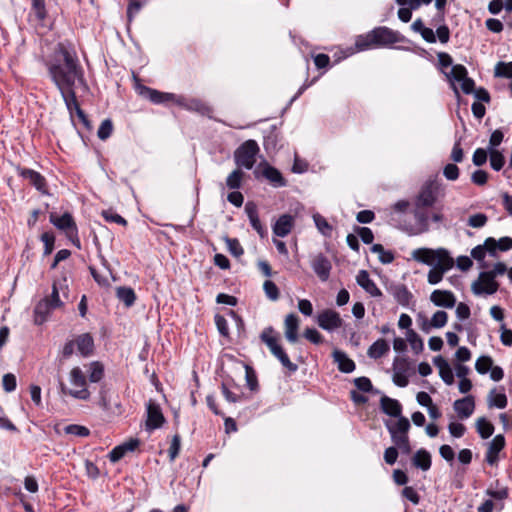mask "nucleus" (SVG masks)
<instances>
[{"label": "nucleus", "mask_w": 512, "mask_h": 512, "mask_svg": "<svg viewBox=\"0 0 512 512\" xmlns=\"http://www.w3.org/2000/svg\"><path fill=\"white\" fill-rule=\"evenodd\" d=\"M51 81L59 90L70 113L77 111L76 81L84 82V71L75 52L70 51L64 43H58L52 54L45 61Z\"/></svg>", "instance_id": "1"}, {"label": "nucleus", "mask_w": 512, "mask_h": 512, "mask_svg": "<svg viewBox=\"0 0 512 512\" xmlns=\"http://www.w3.org/2000/svg\"><path fill=\"white\" fill-rule=\"evenodd\" d=\"M260 340L268 347L271 354L286 368L289 372L295 373L298 370V365L293 363L282 345L279 343V334L272 326L263 329L260 334Z\"/></svg>", "instance_id": "2"}, {"label": "nucleus", "mask_w": 512, "mask_h": 512, "mask_svg": "<svg viewBox=\"0 0 512 512\" xmlns=\"http://www.w3.org/2000/svg\"><path fill=\"white\" fill-rule=\"evenodd\" d=\"M259 151L258 143L255 140L249 139L243 142L234 152L236 165L248 170L252 169Z\"/></svg>", "instance_id": "3"}, {"label": "nucleus", "mask_w": 512, "mask_h": 512, "mask_svg": "<svg viewBox=\"0 0 512 512\" xmlns=\"http://www.w3.org/2000/svg\"><path fill=\"white\" fill-rule=\"evenodd\" d=\"M70 382L75 387H80L79 390L68 389L66 385L60 381V390L63 394H68L73 398L80 400H88L90 398V392L86 388V377L79 367H74L70 372Z\"/></svg>", "instance_id": "4"}, {"label": "nucleus", "mask_w": 512, "mask_h": 512, "mask_svg": "<svg viewBox=\"0 0 512 512\" xmlns=\"http://www.w3.org/2000/svg\"><path fill=\"white\" fill-rule=\"evenodd\" d=\"M412 258L417 262L434 266L436 263H441V261H446V259H450L452 257L444 248H438L436 250L430 248H418L413 250Z\"/></svg>", "instance_id": "5"}, {"label": "nucleus", "mask_w": 512, "mask_h": 512, "mask_svg": "<svg viewBox=\"0 0 512 512\" xmlns=\"http://www.w3.org/2000/svg\"><path fill=\"white\" fill-rule=\"evenodd\" d=\"M386 290L402 307L408 308L415 303L413 294L402 283L390 282L386 285Z\"/></svg>", "instance_id": "6"}, {"label": "nucleus", "mask_w": 512, "mask_h": 512, "mask_svg": "<svg viewBox=\"0 0 512 512\" xmlns=\"http://www.w3.org/2000/svg\"><path fill=\"white\" fill-rule=\"evenodd\" d=\"M370 32L376 46L391 45L402 40V37L398 32L385 26L377 27Z\"/></svg>", "instance_id": "7"}, {"label": "nucleus", "mask_w": 512, "mask_h": 512, "mask_svg": "<svg viewBox=\"0 0 512 512\" xmlns=\"http://www.w3.org/2000/svg\"><path fill=\"white\" fill-rule=\"evenodd\" d=\"M317 324L323 330L333 331L342 326L343 320L335 310L325 309L318 314Z\"/></svg>", "instance_id": "8"}, {"label": "nucleus", "mask_w": 512, "mask_h": 512, "mask_svg": "<svg viewBox=\"0 0 512 512\" xmlns=\"http://www.w3.org/2000/svg\"><path fill=\"white\" fill-rule=\"evenodd\" d=\"M437 184L433 181L427 182L421 189L416 199L417 208H427L434 205L437 198Z\"/></svg>", "instance_id": "9"}, {"label": "nucleus", "mask_w": 512, "mask_h": 512, "mask_svg": "<svg viewBox=\"0 0 512 512\" xmlns=\"http://www.w3.org/2000/svg\"><path fill=\"white\" fill-rule=\"evenodd\" d=\"M139 95L150 100L154 104H162L169 101H174L176 96L172 93L161 92L156 89H152L145 85H137L136 87Z\"/></svg>", "instance_id": "10"}, {"label": "nucleus", "mask_w": 512, "mask_h": 512, "mask_svg": "<svg viewBox=\"0 0 512 512\" xmlns=\"http://www.w3.org/2000/svg\"><path fill=\"white\" fill-rule=\"evenodd\" d=\"M165 422L162 410L158 404L149 401L147 404L146 429L149 431L160 428Z\"/></svg>", "instance_id": "11"}, {"label": "nucleus", "mask_w": 512, "mask_h": 512, "mask_svg": "<svg viewBox=\"0 0 512 512\" xmlns=\"http://www.w3.org/2000/svg\"><path fill=\"white\" fill-rule=\"evenodd\" d=\"M506 444L505 437L502 434L496 435L489 443L485 455V461L494 466L498 463L499 453L504 449Z\"/></svg>", "instance_id": "12"}, {"label": "nucleus", "mask_w": 512, "mask_h": 512, "mask_svg": "<svg viewBox=\"0 0 512 512\" xmlns=\"http://www.w3.org/2000/svg\"><path fill=\"white\" fill-rule=\"evenodd\" d=\"M311 267L321 281L325 282L329 279L332 265L324 254H317L311 261Z\"/></svg>", "instance_id": "13"}, {"label": "nucleus", "mask_w": 512, "mask_h": 512, "mask_svg": "<svg viewBox=\"0 0 512 512\" xmlns=\"http://www.w3.org/2000/svg\"><path fill=\"white\" fill-rule=\"evenodd\" d=\"M498 288L499 285L495 281V278L490 279L488 276L483 275V272L479 274V280L473 282L472 284V291L476 295H480L483 293L491 295L496 293Z\"/></svg>", "instance_id": "14"}, {"label": "nucleus", "mask_w": 512, "mask_h": 512, "mask_svg": "<svg viewBox=\"0 0 512 512\" xmlns=\"http://www.w3.org/2000/svg\"><path fill=\"white\" fill-rule=\"evenodd\" d=\"M16 170L19 176L24 179H28L31 185H33L38 191L42 193L46 192V180L39 172L20 166H18Z\"/></svg>", "instance_id": "15"}, {"label": "nucleus", "mask_w": 512, "mask_h": 512, "mask_svg": "<svg viewBox=\"0 0 512 512\" xmlns=\"http://www.w3.org/2000/svg\"><path fill=\"white\" fill-rule=\"evenodd\" d=\"M454 266V260L453 258L446 259V261H441V263H436L432 269L428 272L427 280L428 283L431 285L438 284L442 278L443 275L450 270Z\"/></svg>", "instance_id": "16"}, {"label": "nucleus", "mask_w": 512, "mask_h": 512, "mask_svg": "<svg viewBox=\"0 0 512 512\" xmlns=\"http://www.w3.org/2000/svg\"><path fill=\"white\" fill-rule=\"evenodd\" d=\"M140 441L136 438H131L128 441L114 447L109 453V460L116 463L121 460L127 452H132L138 448Z\"/></svg>", "instance_id": "17"}, {"label": "nucleus", "mask_w": 512, "mask_h": 512, "mask_svg": "<svg viewBox=\"0 0 512 512\" xmlns=\"http://www.w3.org/2000/svg\"><path fill=\"white\" fill-rule=\"evenodd\" d=\"M50 222L57 229L64 231L66 235L68 234V232H72L73 230L77 229V225L74 221V218L69 212H65L61 216H58L55 213H51Z\"/></svg>", "instance_id": "18"}, {"label": "nucleus", "mask_w": 512, "mask_h": 512, "mask_svg": "<svg viewBox=\"0 0 512 512\" xmlns=\"http://www.w3.org/2000/svg\"><path fill=\"white\" fill-rule=\"evenodd\" d=\"M430 300L435 306L444 308H453L456 304L455 295L449 290H434Z\"/></svg>", "instance_id": "19"}, {"label": "nucleus", "mask_w": 512, "mask_h": 512, "mask_svg": "<svg viewBox=\"0 0 512 512\" xmlns=\"http://www.w3.org/2000/svg\"><path fill=\"white\" fill-rule=\"evenodd\" d=\"M453 408L461 419L469 418L475 409V400L472 395H468L462 399H458L454 402Z\"/></svg>", "instance_id": "20"}, {"label": "nucleus", "mask_w": 512, "mask_h": 512, "mask_svg": "<svg viewBox=\"0 0 512 512\" xmlns=\"http://www.w3.org/2000/svg\"><path fill=\"white\" fill-rule=\"evenodd\" d=\"M357 284L363 288L372 297H381L382 292L377 287L375 282L370 278L369 273L366 270H360L356 276Z\"/></svg>", "instance_id": "21"}, {"label": "nucleus", "mask_w": 512, "mask_h": 512, "mask_svg": "<svg viewBox=\"0 0 512 512\" xmlns=\"http://www.w3.org/2000/svg\"><path fill=\"white\" fill-rule=\"evenodd\" d=\"M294 227V217L290 214L281 215L273 225V233L278 237H286Z\"/></svg>", "instance_id": "22"}, {"label": "nucleus", "mask_w": 512, "mask_h": 512, "mask_svg": "<svg viewBox=\"0 0 512 512\" xmlns=\"http://www.w3.org/2000/svg\"><path fill=\"white\" fill-rule=\"evenodd\" d=\"M285 337L287 341L294 344L298 341L299 318L297 315L290 313L285 318Z\"/></svg>", "instance_id": "23"}, {"label": "nucleus", "mask_w": 512, "mask_h": 512, "mask_svg": "<svg viewBox=\"0 0 512 512\" xmlns=\"http://www.w3.org/2000/svg\"><path fill=\"white\" fill-rule=\"evenodd\" d=\"M334 362L337 364L339 371L342 373H351L355 370L356 365L345 352L335 349L332 353Z\"/></svg>", "instance_id": "24"}, {"label": "nucleus", "mask_w": 512, "mask_h": 512, "mask_svg": "<svg viewBox=\"0 0 512 512\" xmlns=\"http://www.w3.org/2000/svg\"><path fill=\"white\" fill-rule=\"evenodd\" d=\"M412 465L422 471H428L432 465L431 454L426 449L417 450L411 458Z\"/></svg>", "instance_id": "25"}, {"label": "nucleus", "mask_w": 512, "mask_h": 512, "mask_svg": "<svg viewBox=\"0 0 512 512\" xmlns=\"http://www.w3.org/2000/svg\"><path fill=\"white\" fill-rule=\"evenodd\" d=\"M380 407L383 413L391 417L401 416L402 406L400 402L396 399L384 395L380 399Z\"/></svg>", "instance_id": "26"}, {"label": "nucleus", "mask_w": 512, "mask_h": 512, "mask_svg": "<svg viewBox=\"0 0 512 512\" xmlns=\"http://www.w3.org/2000/svg\"><path fill=\"white\" fill-rule=\"evenodd\" d=\"M262 175L272 184L273 187L279 188L287 185V181L281 172L269 164H267L262 170Z\"/></svg>", "instance_id": "27"}, {"label": "nucleus", "mask_w": 512, "mask_h": 512, "mask_svg": "<svg viewBox=\"0 0 512 512\" xmlns=\"http://www.w3.org/2000/svg\"><path fill=\"white\" fill-rule=\"evenodd\" d=\"M74 341L81 356L88 357L92 355L94 351V340L89 333H83L77 336Z\"/></svg>", "instance_id": "28"}, {"label": "nucleus", "mask_w": 512, "mask_h": 512, "mask_svg": "<svg viewBox=\"0 0 512 512\" xmlns=\"http://www.w3.org/2000/svg\"><path fill=\"white\" fill-rule=\"evenodd\" d=\"M52 310H54V308L49 303L48 298H44L41 301H39L36 304L35 309H34L35 324H37V325L43 324L47 320V318Z\"/></svg>", "instance_id": "29"}, {"label": "nucleus", "mask_w": 512, "mask_h": 512, "mask_svg": "<svg viewBox=\"0 0 512 512\" xmlns=\"http://www.w3.org/2000/svg\"><path fill=\"white\" fill-rule=\"evenodd\" d=\"M390 349L388 342L384 339L376 340L367 351V354L372 359H379L383 357Z\"/></svg>", "instance_id": "30"}, {"label": "nucleus", "mask_w": 512, "mask_h": 512, "mask_svg": "<svg viewBox=\"0 0 512 512\" xmlns=\"http://www.w3.org/2000/svg\"><path fill=\"white\" fill-rule=\"evenodd\" d=\"M116 297L124 303L126 307H131L136 301V294L131 287L120 286L116 289Z\"/></svg>", "instance_id": "31"}, {"label": "nucleus", "mask_w": 512, "mask_h": 512, "mask_svg": "<svg viewBox=\"0 0 512 512\" xmlns=\"http://www.w3.org/2000/svg\"><path fill=\"white\" fill-rule=\"evenodd\" d=\"M487 403L490 408L496 407L504 409L507 406V397L504 393H496V389H492L487 397Z\"/></svg>", "instance_id": "32"}, {"label": "nucleus", "mask_w": 512, "mask_h": 512, "mask_svg": "<svg viewBox=\"0 0 512 512\" xmlns=\"http://www.w3.org/2000/svg\"><path fill=\"white\" fill-rule=\"evenodd\" d=\"M476 430L482 439H487L494 433V425L485 417H480L476 421Z\"/></svg>", "instance_id": "33"}, {"label": "nucleus", "mask_w": 512, "mask_h": 512, "mask_svg": "<svg viewBox=\"0 0 512 512\" xmlns=\"http://www.w3.org/2000/svg\"><path fill=\"white\" fill-rule=\"evenodd\" d=\"M177 103L181 106L186 107L188 110L196 111L203 115L210 111V108L207 105H205L203 102L197 99L185 101L183 98H181L177 100Z\"/></svg>", "instance_id": "34"}, {"label": "nucleus", "mask_w": 512, "mask_h": 512, "mask_svg": "<svg viewBox=\"0 0 512 512\" xmlns=\"http://www.w3.org/2000/svg\"><path fill=\"white\" fill-rule=\"evenodd\" d=\"M371 251L378 254V259L382 264H390L395 259L394 253L390 250H385L381 244H373Z\"/></svg>", "instance_id": "35"}, {"label": "nucleus", "mask_w": 512, "mask_h": 512, "mask_svg": "<svg viewBox=\"0 0 512 512\" xmlns=\"http://www.w3.org/2000/svg\"><path fill=\"white\" fill-rule=\"evenodd\" d=\"M414 217L417 225L419 226L418 233H424L429 230V218L425 211H422L421 208H417L414 211Z\"/></svg>", "instance_id": "36"}, {"label": "nucleus", "mask_w": 512, "mask_h": 512, "mask_svg": "<svg viewBox=\"0 0 512 512\" xmlns=\"http://www.w3.org/2000/svg\"><path fill=\"white\" fill-rule=\"evenodd\" d=\"M406 337L407 341L410 343L412 350L416 354L420 353L423 350V340L413 329H408V331L406 332Z\"/></svg>", "instance_id": "37"}, {"label": "nucleus", "mask_w": 512, "mask_h": 512, "mask_svg": "<svg viewBox=\"0 0 512 512\" xmlns=\"http://www.w3.org/2000/svg\"><path fill=\"white\" fill-rule=\"evenodd\" d=\"M104 376V366L98 362L94 361L90 364V373H89V381L91 383H98Z\"/></svg>", "instance_id": "38"}, {"label": "nucleus", "mask_w": 512, "mask_h": 512, "mask_svg": "<svg viewBox=\"0 0 512 512\" xmlns=\"http://www.w3.org/2000/svg\"><path fill=\"white\" fill-rule=\"evenodd\" d=\"M243 175L244 173L240 169L232 171L226 179L227 187L232 190L239 189L241 187Z\"/></svg>", "instance_id": "39"}, {"label": "nucleus", "mask_w": 512, "mask_h": 512, "mask_svg": "<svg viewBox=\"0 0 512 512\" xmlns=\"http://www.w3.org/2000/svg\"><path fill=\"white\" fill-rule=\"evenodd\" d=\"M313 219L319 232L326 237H330L332 234V226L327 220L320 214H315Z\"/></svg>", "instance_id": "40"}, {"label": "nucleus", "mask_w": 512, "mask_h": 512, "mask_svg": "<svg viewBox=\"0 0 512 512\" xmlns=\"http://www.w3.org/2000/svg\"><path fill=\"white\" fill-rule=\"evenodd\" d=\"M397 418L398 420L395 424H386L387 429H392L396 433H408L411 427L409 420L402 415Z\"/></svg>", "instance_id": "41"}, {"label": "nucleus", "mask_w": 512, "mask_h": 512, "mask_svg": "<svg viewBox=\"0 0 512 512\" xmlns=\"http://www.w3.org/2000/svg\"><path fill=\"white\" fill-rule=\"evenodd\" d=\"M490 165L495 171H499L505 164V158L501 152L496 149H489Z\"/></svg>", "instance_id": "42"}, {"label": "nucleus", "mask_w": 512, "mask_h": 512, "mask_svg": "<svg viewBox=\"0 0 512 512\" xmlns=\"http://www.w3.org/2000/svg\"><path fill=\"white\" fill-rule=\"evenodd\" d=\"M496 77L512 79V62H498L494 70Z\"/></svg>", "instance_id": "43"}, {"label": "nucleus", "mask_w": 512, "mask_h": 512, "mask_svg": "<svg viewBox=\"0 0 512 512\" xmlns=\"http://www.w3.org/2000/svg\"><path fill=\"white\" fill-rule=\"evenodd\" d=\"M355 46L359 51H364L370 49L373 46H376V43H374V40L371 37V32L367 33L366 35L358 36L355 42Z\"/></svg>", "instance_id": "44"}, {"label": "nucleus", "mask_w": 512, "mask_h": 512, "mask_svg": "<svg viewBox=\"0 0 512 512\" xmlns=\"http://www.w3.org/2000/svg\"><path fill=\"white\" fill-rule=\"evenodd\" d=\"M493 365V360L490 356H481L476 360L475 369L479 374H486Z\"/></svg>", "instance_id": "45"}, {"label": "nucleus", "mask_w": 512, "mask_h": 512, "mask_svg": "<svg viewBox=\"0 0 512 512\" xmlns=\"http://www.w3.org/2000/svg\"><path fill=\"white\" fill-rule=\"evenodd\" d=\"M224 240H225L228 251L233 256L240 257L241 255H243L244 250H243L242 246L240 245V242L238 241V239L225 237Z\"/></svg>", "instance_id": "46"}, {"label": "nucleus", "mask_w": 512, "mask_h": 512, "mask_svg": "<svg viewBox=\"0 0 512 512\" xmlns=\"http://www.w3.org/2000/svg\"><path fill=\"white\" fill-rule=\"evenodd\" d=\"M263 289L268 299L272 301L279 299L280 292L277 285L273 281L266 280L263 284Z\"/></svg>", "instance_id": "47"}, {"label": "nucleus", "mask_w": 512, "mask_h": 512, "mask_svg": "<svg viewBox=\"0 0 512 512\" xmlns=\"http://www.w3.org/2000/svg\"><path fill=\"white\" fill-rule=\"evenodd\" d=\"M393 372H398L399 374H407L410 369V363L406 357H395L393 361Z\"/></svg>", "instance_id": "48"}, {"label": "nucleus", "mask_w": 512, "mask_h": 512, "mask_svg": "<svg viewBox=\"0 0 512 512\" xmlns=\"http://www.w3.org/2000/svg\"><path fill=\"white\" fill-rule=\"evenodd\" d=\"M59 289H62V284H60L57 281H54L52 285V293L49 297H47L49 299V303L54 309L59 308L63 305L62 301L59 298Z\"/></svg>", "instance_id": "49"}, {"label": "nucleus", "mask_w": 512, "mask_h": 512, "mask_svg": "<svg viewBox=\"0 0 512 512\" xmlns=\"http://www.w3.org/2000/svg\"><path fill=\"white\" fill-rule=\"evenodd\" d=\"M448 320V314L443 310L436 311L431 320H430V326L433 328H442L446 325Z\"/></svg>", "instance_id": "50"}, {"label": "nucleus", "mask_w": 512, "mask_h": 512, "mask_svg": "<svg viewBox=\"0 0 512 512\" xmlns=\"http://www.w3.org/2000/svg\"><path fill=\"white\" fill-rule=\"evenodd\" d=\"M112 131H113L112 121L110 119H105L102 121V123L97 131V136L101 140H106L111 136Z\"/></svg>", "instance_id": "51"}, {"label": "nucleus", "mask_w": 512, "mask_h": 512, "mask_svg": "<svg viewBox=\"0 0 512 512\" xmlns=\"http://www.w3.org/2000/svg\"><path fill=\"white\" fill-rule=\"evenodd\" d=\"M181 448V437L179 434H175L172 437L171 444L168 450L170 462H173L178 456Z\"/></svg>", "instance_id": "52"}, {"label": "nucleus", "mask_w": 512, "mask_h": 512, "mask_svg": "<svg viewBox=\"0 0 512 512\" xmlns=\"http://www.w3.org/2000/svg\"><path fill=\"white\" fill-rule=\"evenodd\" d=\"M41 241L44 243V255H50L54 250L55 236L52 233L44 232L41 235Z\"/></svg>", "instance_id": "53"}, {"label": "nucleus", "mask_w": 512, "mask_h": 512, "mask_svg": "<svg viewBox=\"0 0 512 512\" xmlns=\"http://www.w3.org/2000/svg\"><path fill=\"white\" fill-rule=\"evenodd\" d=\"M146 4V0H129L128 8H127V17L128 20L131 21L133 17L141 10V8Z\"/></svg>", "instance_id": "54"}, {"label": "nucleus", "mask_w": 512, "mask_h": 512, "mask_svg": "<svg viewBox=\"0 0 512 512\" xmlns=\"http://www.w3.org/2000/svg\"><path fill=\"white\" fill-rule=\"evenodd\" d=\"M65 432L67 434L79 436V437H86L90 434V431L87 427L77 425V424H70L65 427Z\"/></svg>", "instance_id": "55"}, {"label": "nucleus", "mask_w": 512, "mask_h": 512, "mask_svg": "<svg viewBox=\"0 0 512 512\" xmlns=\"http://www.w3.org/2000/svg\"><path fill=\"white\" fill-rule=\"evenodd\" d=\"M487 221H488V218L485 214L477 213V214L471 215L469 217L468 225L473 228H481V227L485 226Z\"/></svg>", "instance_id": "56"}, {"label": "nucleus", "mask_w": 512, "mask_h": 512, "mask_svg": "<svg viewBox=\"0 0 512 512\" xmlns=\"http://www.w3.org/2000/svg\"><path fill=\"white\" fill-rule=\"evenodd\" d=\"M214 320H215V324H216L218 332L223 337H228L229 336V328H228V323H227V320L225 319V317L220 314H216L214 317Z\"/></svg>", "instance_id": "57"}, {"label": "nucleus", "mask_w": 512, "mask_h": 512, "mask_svg": "<svg viewBox=\"0 0 512 512\" xmlns=\"http://www.w3.org/2000/svg\"><path fill=\"white\" fill-rule=\"evenodd\" d=\"M102 216L104 217V219L107 222H114V223H117V224L122 225V226H126L127 225L126 219H124L121 215H119L117 213H114L111 210H104L102 212Z\"/></svg>", "instance_id": "58"}, {"label": "nucleus", "mask_w": 512, "mask_h": 512, "mask_svg": "<svg viewBox=\"0 0 512 512\" xmlns=\"http://www.w3.org/2000/svg\"><path fill=\"white\" fill-rule=\"evenodd\" d=\"M303 336L316 345L321 344L324 340L323 336L315 328H306Z\"/></svg>", "instance_id": "59"}, {"label": "nucleus", "mask_w": 512, "mask_h": 512, "mask_svg": "<svg viewBox=\"0 0 512 512\" xmlns=\"http://www.w3.org/2000/svg\"><path fill=\"white\" fill-rule=\"evenodd\" d=\"M355 232L359 235L365 244H371L374 240V234L368 227H356Z\"/></svg>", "instance_id": "60"}, {"label": "nucleus", "mask_w": 512, "mask_h": 512, "mask_svg": "<svg viewBox=\"0 0 512 512\" xmlns=\"http://www.w3.org/2000/svg\"><path fill=\"white\" fill-rule=\"evenodd\" d=\"M2 384H3V389L6 392H8V393L13 392L17 386L15 375L12 373L5 374L2 379Z\"/></svg>", "instance_id": "61"}, {"label": "nucleus", "mask_w": 512, "mask_h": 512, "mask_svg": "<svg viewBox=\"0 0 512 512\" xmlns=\"http://www.w3.org/2000/svg\"><path fill=\"white\" fill-rule=\"evenodd\" d=\"M354 385L362 392H370L373 389L371 380L365 376L355 378Z\"/></svg>", "instance_id": "62"}, {"label": "nucleus", "mask_w": 512, "mask_h": 512, "mask_svg": "<svg viewBox=\"0 0 512 512\" xmlns=\"http://www.w3.org/2000/svg\"><path fill=\"white\" fill-rule=\"evenodd\" d=\"M467 74V69L461 64L453 65L450 72L451 77L458 82L466 78Z\"/></svg>", "instance_id": "63"}, {"label": "nucleus", "mask_w": 512, "mask_h": 512, "mask_svg": "<svg viewBox=\"0 0 512 512\" xmlns=\"http://www.w3.org/2000/svg\"><path fill=\"white\" fill-rule=\"evenodd\" d=\"M443 174L446 179L455 181L459 177V168L456 164L449 163L444 167Z\"/></svg>", "instance_id": "64"}]
</instances>
